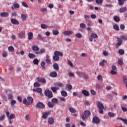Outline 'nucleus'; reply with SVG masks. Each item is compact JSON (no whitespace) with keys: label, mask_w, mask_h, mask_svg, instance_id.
I'll use <instances>...</instances> for the list:
<instances>
[{"label":"nucleus","mask_w":127,"mask_h":127,"mask_svg":"<svg viewBox=\"0 0 127 127\" xmlns=\"http://www.w3.org/2000/svg\"><path fill=\"white\" fill-rule=\"evenodd\" d=\"M90 116H91V112L89 111L85 110L84 113L81 114V119L83 121H84V120L88 119Z\"/></svg>","instance_id":"1"},{"label":"nucleus","mask_w":127,"mask_h":127,"mask_svg":"<svg viewBox=\"0 0 127 127\" xmlns=\"http://www.w3.org/2000/svg\"><path fill=\"white\" fill-rule=\"evenodd\" d=\"M54 56L53 57V60L57 62L59 61V56H63V54L58 51H56L54 52Z\"/></svg>","instance_id":"2"},{"label":"nucleus","mask_w":127,"mask_h":127,"mask_svg":"<svg viewBox=\"0 0 127 127\" xmlns=\"http://www.w3.org/2000/svg\"><path fill=\"white\" fill-rule=\"evenodd\" d=\"M45 95L47 97H48L50 99L53 98V94L52 93V91H50L49 90H45Z\"/></svg>","instance_id":"3"},{"label":"nucleus","mask_w":127,"mask_h":127,"mask_svg":"<svg viewBox=\"0 0 127 127\" xmlns=\"http://www.w3.org/2000/svg\"><path fill=\"white\" fill-rule=\"evenodd\" d=\"M118 41L116 44V46L118 47L121 46L123 43V39H125V36H122L120 38H118Z\"/></svg>","instance_id":"4"},{"label":"nucleus","mask_w":127,"mask_h":127,"mask_svg":"<svg viewBox=\"0 0 127 127\" xmlns=\"http://www.w3.org/2000/svg\"><path fill=\"white\" fill-rule=\"evenodd\" d=\"M93 124H96V125H99L101 123L100 119L98 117H94L92 120Z\"/></svg>","instance_id":"5"},{"label":"nucleus","mask_w":127,"mask_h":127,"mask_svg":"<svg viewBox=\"0 0 127 127\" xmlns=\"http://www.w3.org/2000/svg\"><path fill=\"white\" fill-rule=\"evenodd\" d=\"M36 108H38L39 109H44L45 108V105L42 103V102H39L36 105Z\"/></svg>","instance_id":"6"},{"label":"nucleus","mask_w":127,"mask_h":127,"mask_svg":"<svg viewBox=\"0 0 127 127\" xmlns=\"http://www.w3.org/2000/svg\"><path fill=\"white\" fill-rule=\"evenodd\" d=\"M33 91L34 92H36L37 93H39L40 96H43V94L42 93V89L41 88H37L36 89H33Z\"/></svg>","instance_id":"7"},{"label":"nucleus","mask_w":127,"mask_h":127,"mask_svg":"<svg viewBox=\"0 0 127 127\" xmlns=\"http://www.w3.org/2000/svg\"><path fill=\"white\" fill-rule=\"evenodd\" d=\"M11 22L12 24H14L15 25H18L19 24V22L16 19L14 18L11 19Z\"/></svg>","instance_id":"8"},{"label":"nucleus","mask_w":127,"mask_h":127,"mask_svg":"<svg viewBox=\"0 0 127 127\" xmlns=\"http://www.w3.org/2000/svg\"><path fill=\"white\" fill-rule=\"evenodd\" d=\"M50 115V112H44L42 114L43 119H47L48 117Z\"/></svg>","instance_id":"9"},{"label":"nucleus","mask_w":127,"mask_h":127,"mask_svg":"<svg viewBox=\"0 0 127 127\" xmlns=\"http://www.w3.org/2000/svg\"><path fill=\"white\" fill-rule=\"evenodd\" d=\"M18 36L19 37V38H25V32H20L18 35Z\"/></svg>","instance_id":"10"},{"label":"nucleus","mask_w":127,"mask_h":127,"mask_svg":"<svg viewBox=\"0 0 127 127\" xmlns=\"http://www.w3.org/2000/svg\"><path fill=\"white\" fill-rule=\"evenodd\" d=\"M36 79L38 80V82L43 83V84H45V83H46V80H45L44 78L37 77Z\"/></svg>","instance_id":"11"},{"label":"nucleus","mask_w":127,"mask_h":127,"mask_svg":"<svg viewBox=\"0 0 127 127\" xmlns=\"http://www.w3.org/2000/svg\"><path fill=\"white\" fill-rule=\"evenodd\" d=\"M27 105H30V104H32L33 103V98L32 97L29 96L27 98Z\"/></svg>","instance_id":"12"},{"label":"nucleus","mask_w":127,"mask_h":127,"mask_svg":"<svg viewBox=\"0 0 127 127\" xmlns=\"http://www.w3.org/2000/svg\"><path fill=\"white\" fill-rule=\"evenodd\" d=\"M82 94H83V95L85 96V97H88V96L90 95V93L86 89H84L82 91Z\"/></svg>","instance_id":"13"},{"label":"nucleus","mask_w":127,"mask_h":127,"mask_svg":"<svg viewBox=\"0 0 127 127\" xmlns=\"http://www.w3.org/2000/svg\"><path fill=\"white\" fill-rule=\"evenodd\" d=\"M63 34L64 35L68 36V35H71L73 34V31L69 30V31H65L63 32Z\"/></svg>","instance_id":"14"},{"label":"nucleus","mask_w":127,"mask_h":127,"mask_svg":"<svg viewBox=\"0 0 127 127\" xmlns=\"http://www.w3.org/2000/svg\"><path fill=\"white\" fill-rule=\"evenodd\" d=\"M96 105L99 109H104V105L100 102H97Z\"/></svg>","instance_id":"15"},{"label":"nucleus","mask_w":127,"mask_h":127,"mask_svg":"<svg viewBox=\"0 0 127 127\" xmlns=\"http://www.w3.org/2000/svg\"><path fill=\"white\" fill-rule=\"evenodd\" d=\"M46 62L47 64H51V60L49 59L50 58V56L49 55H47L46 57Z\"/></svg>","instance_id":"16"},{"label":"nucleus","mask_w":127,"mask_h":127,"mask_svg":"<svg viewBox=\"0 0 127 127\" xmlns=\"http://www.w3.org/2000/svg\"><path fill=\"white\" fill-rule=\"evenodd\" d=\"M41 27L43 29H46V28H48V27H50L51 28V27H53V26H48V25L45 24H41Z\"/></svg>","instance_id":"17"},{"label":"nucleus","mask_w":127,"mask_h":127,"mask_svg":"<svg viewBox=\"0 0 127 127\" xmlns=\"http://www.w3.org/2000/svg\"><path fill=\"white\" fill-rule=\"evenodd\" d=\"M119 10H120V12H121V13H124V12H126V11H127V7L120 8Z\"/></svg>","instance_id":"18"},{"label":"nucleus","mask_w":127,"mask_h":127,"mask_svg":"<svg viewBox=\"0 0 127 127\" xmlns=\"http://www.w3.org/2000/svg\"><path fill=\"white\" fill-rule=\"evenodd\" d=\"M51 90H52V91L53 93H56L57 91L59 90V88H58L56 86L51 87Z\"/></svg>","instance_id":"19"},{"label":"nucleus","mask_w":127,"mask_h":127,"mask_svg":"<svg viewBox=\"0 0 127 127\" xmlns=\"http://www.w3.org/2000/svg\"><path fill=\"white\" fill-rule=\"evenodd\" d=\"M32 49L34 51H35V52H38L37 51H39V48L37 46H33L32 47Z\"/></svg>","instance_id":"20"},{"label":"nucleus","mask_w":127,"mask_h":127,"mask_svg":"<svg viewBox=\"0 0 127 127\" xmlns=\"http://www.w3.org/2000/svg\"><path fill=\"white\" fill-rule=\"evenodd\" d=\"M50 76H51V77H52L53 78H56V77H57V72H51L50 74Z\"/></svg>","instance_id":"21"},{"label":"nucleus","mask_w":127,"mask_h":127,"mask_svg":"<svg viewBox=\"0 0 127 127\" xmlns=\"http://www.w3.org/2000/svg\"><path fill=\"white\" fill-rule=\"evenodd\" d=\"M28 39L29 40H31L33 38V33L29 32L28 33Z\"/></svg>","instance_id":"22"},{"label":"nucleus","mask_w":127,"mask_h":127,"mask_svg":"<svg viewBox=\"0 0 127 127\" xmlns=\"http://www.w3.org/2000/svg\"><path fill=\"white\" fill-rule=\"evenodd\" d=\"M54 123V118H50L48 120V123L49 125H53V123Z\"/></svg>","instance_id":"23"},{"label":"nucleus","mask_w":127,"mask_h":127,"mask_svg":"<svg viewBox=\"0 0 127 127\" xmlns=\"http://www.w3.org/2000/svg\"><path fill=\"white\" fill-rule=\"evenodd\" d=\"M0 15L2 17H7L8 16V13L3 12L0 13Z\"/></svg>","instance_id":"24"},{"label":"nucleus","mask_w":127,"mask_h":127,"mask_svg":"<svg viewBox=\"0 0 127 127\" xmlns=\"http://www.w3.org/2000/svg\"><path fill=\"white\" fill-rule=\"evenodd\" d=\"M54 69L57 71H59V65L58 64H53Z\"/></svg>","instance_id":"25"},{"label":"nucleus","mask_w":127,"mask_h":127,"mask_svg":"<svg viewBox=\"0 0 127 127\" xmlns=\"http://www.w3.org/2000/svg\"><path fill=\"white\" fill-rule=\"evenodd\" d=\"M51 102L53 104H58V103H59L58 99H57L56 98H52V100H51Z\"/></svg>","instance_id":"26"},{"label":"nucleus","mask_w":127,"mask_h":127,"mask_svg":"<svg viewBox=\"0 0 127 127\" xmlns=\"http://www.w3.org/2000/svg\"><path fill=\"white\" fill-rule=\"evenodd\" d=\"M118 4L119 5H124L125 1H127V0H118Z\"/></svg>","instance_id":"27"},{"label":"nucleus","mask_w":127,"mask_h":127,"mask_svg":"<svg viewBox=\"0 0 127 127\" xmlns=\"http://www.w3.org/2000/svg\"><path fill=\"white\" fill-rule=\"evenodd\" d=\"M118 64L120 65H124V61L123 59H118Z\"/></svg>","instance_id":"28"},{"label":"nucleus","mask_w":127,"mask_h":127,"mask_svg":"<svg viewBox=\"0 0 127 127\" xmlns=\"http://www.w3.org/2000/svg\"><path fill=\"white\" fill-rule=\"evenodd\" d=\"M15 118V115L11 114L10 115V116L8 117V120L10 121V120H13V119Z\"/></svg>","instance_id":"29"},{"label":"nucleus","mask_w":127,"mask_h":127,"mask_svg":"<svg viewBox=\"0 0 127 127\" xmlns=\"http://www.w3.org/2000/svg\"><path fill=\"white\" fill-rule=\"evenodd\" d=\"M45 53V49H41L40 52H35L36 54H42V53Z\"/></svg>","instance_id":"30"},{"label":"nucleus","mask_w":127,"mask_h":127,"mask_svg":"<svg viewBox=\"0 0 127 127\" xmlns=\"http://www.w3.org/2000/svg\"><path fill=\"white\" fill-rule=\"evenodd\" d=\"M69 111L70 113H72V114L76 113V109H75L74 108H72V107L69 108Z\"/></svg>","instance_id":"31"},{"label":"nucleus","mask_w":127,"mask_h":127,"mask_svg":"<svg viewBox=\"0 0 127 127\" xmlns=\"http://www.w3.org/2000/svg\"><path fill=\"white\" fill-rule=\"evenodd\" d=\"M40 11L42 13H44V12H46V11H47V8L46 7H42L40 9Z\"/></svg>","instance_id":"32"},{"label":"nucleus","mask_w":127,"mask_h":127,"mask_svg":"<svg viewBox=\"0 0 127 127\" xmlns=\"http://www.w3.org/2000/svg\"><path fill=\"white\" fill-rule=\"evenodd\" d=\"M28 57L30 59H33V58H35V55L33 54H28Z\"/></svg>","instance_id":"33"},{"label":"nucleus","mask_w":127,"mask_h":127,"mask_svg":"<svg viewBox=\"0 0 127 127\" xmlns=\"http://www.w3.org/2000/svg\"><path fill=\"white\" fill-rule=\"evenodd\" d=\"M61 95L62 96H63V97H67V95H68V94L67 93V92L65 91H62L61 92Z\"/></svg>","instance_id":"34"},{"label":"nucleus","mask_w":127,"mask_h":127,"mask_svg":"<svg viewBox=\"0 0 127 127\" xmlns=\"http://www.w3.org/2000/svg\"><path fill=\"white\" fill-rule=\"evenodd\" d=\"M13 6L14 7V8H19V7H20L19 4H18L16 2H14L13 4Z\"/></svg>","instance_id":"35"},{"label":"nucleus","mask_w":127,"mask_h":127,"mask_svg":"<svg viewBox=\"0 0 127 127\" xmlns=\"http://www.w3.org/2000/svg\"><path fill=\"white\" fill-rule=\"evenodd\" d=\"M108 116H109V117H110V118H114V117H115V116H116V113L109 112L108 113Z\"/></svg>","instance_id":"36"},{"label":"nucleus","mask_w":127,"mask_h":127,"mask_svg":"<svg viewBox=\"0 0 127 127\" xmlns=\"http://www.w3.org/2000/svg\"><path fill=\"white\" fill-rule=\"evenodd\" d=\"M48 106L49 107V108H53V107H54V104L51 102H48Z\"/></svg>","instance_id":"37"},{"label":"nucleus","mask_w":127,"mask_h":127,"mask_svg":"<svg viewBox=\"0 0 127 127\" xmlns=\"http://www.w3.org/2000/svg\"><path fill=\"white\" fill-rule=\"evenodd\" d=\"M106 63H107V61L105 60H103L102 61V62L100 63L99 65H100V66H105V64H106Z\"/></svg>","instance_id":"38"},{"label":"nucleus","mask_w":127,"mask_h":127,"mask_svg":"<svg viewBox=\"0 0 127 127\" xmlns=\"http://www.w3.org/2000/svg\"><path fill=\"white\" fill-rule=\"evenodd\" d=\"M2 56L3 57V58H5L6 56H7V52L4 51H3V53L2 54Z\"/></svg>","instance_id":"39"},{"label":"nucleus","mask_w":127,"mask_h":127,"mask_svg":"<svg viewBox=\"0 0 127 127\" xmlns=\"http://www.w3.org/2000/svg\"><path fill=\"white\" fill-rule=\"evenodd\" d=\"M11 16H12L13 17H15L16 16H17V12L14 11V12H12L11 13Z\"/></svg>","instance_id":"40"},{"label":"nucleus","mask_w":127,"mask_h":127,"mask_svg":"<svg viewBox=\"0 0 127 127\" xmlns=\"http://www.w3.org/2000/svg\"><path fill=\"white\" fill-rule=\"evenodd\" d=\"M91 38H98V35L95 33H91Z\"/></svg>","instance_id":"41"},{"label":"nucleus","mask_w":127,"mask_h":127,"mask_svg":"<svg viewBox=\"0 0 127 127\" xmlns=\"http://www.w3.org/2000/svg\"><path fill=\"white\" fill-rule=\"evenodd\" d=\"M53 34L54 35H58L59 34V31L57 30H53Z\"/></svg>","instance_id":"42"},{"label":"nucleus","mask_w":127,"mask_h":127,"mask_svg":"<svg viewBox=\"0 0 127 127\" xmlns=\"http://www.w3.org/2000/svg\"><path fill=\"white\" fill-rule=\"evenodd\" d=\"M113 28L114 29H115V30H116L117 31H119V30H120V28L119 27V25H114Z\"/></svg>","instance_id":"43"},{"label":"nucleus","mask_w":127,"mask_h":127,"mask_svg":"<svg viewBox=\"0 0 127 127\" xmlns=\"http://www.w3.org/2000/svg\"><path fill=\"white\" fill-rule=\"evenodd\" d=\"M8 50L10 51V52H12L13 51H14V48L12 46H9L8 47Z\"/></svg>","instance_id":"44"},{"label":"nucleus","mask_w":127,"mask_h":127,"mask_svg":"<svg viewBox=\"0 0 127 127\" xmlns=\"http://www.w3.org/2000/svg\"><path fill=\"white\" fill-rule=\"evenodd\" d=\"M39 63V61L37 59H35L33 61V64H35V65H38Z\"/></svg>","instance_id":"45"},{"label":"nucleus","mask_w":127,"mask_h":127,"mask_svg":"<svg viewBox=\"0 0 127 127\" xmlns=\"http://www.w3.org/2000/svg\"><path fill=\"white\" fill-rule=\"evenodd\" d=\"M84 18L86 21H88V22H90V19H89V18H90V16L88 15H85Z\"/></svg>","instance_id":"46"},{"label":"nucleus","mask_w":127,"mask_h":127,"mask_svg":"<svg viewBox=\"0 0 127 127\" xmlns=\"http://www.w3.org/2000/svg\"><path fill=\"white\" fill-rule=\"evenodd\" d=\"M114 20L116 22H119L120 21V17L118 16H116L114 17Z\"/></svg>","instance_id":"47"},{"label":"nucleus","mask_w":127,"mask_h":127,"mask_svg":"<svg viewBox=\"0 0 127 127\" xmlns=\"http://www.w3.org/2000/svg\"><path fill=\"white\" fill-rule=\"evenodd\" d=\"M123 81L124 84H127V78L126 76L123 77Z\"/></svg>","instance_id":"48"},{"label":"nucleus","mask_w":127,"mask_h":127,"mask_svg":"<svg viewBox=\"0 0 127 127\" xmlns=\"http://www.w3.org/2000/svg\"><path fill=\"white\" fill-rule=\"evenodd\" d=\"M119 53L120 55H124L125 54V51L124 50L120 49L119 51Z\"/></svg>","instance_id":"49"},{"label":"nucleus","mask_w":127,"mask_h":127,"mask_svg":"<svg viewBox=\"0 0 127 127\" xmlns=\"http://www.w3.org/2000/svg\"><path fill=\"white\" fill-rule=\"evenodd\" d=\"M34 87L35 88H37V87H40V84L39 83L36 82L34 83Z\"/></svg>","instance_id":"50"},{"label":"nucleus","mask_w":127,"mask_h":127,"mask_svg":"<svg viewBox=\"0 0 127 127\" xmlns=\"http://www.w3.org/2000/svg\"><path fill=\"white\" fill-rule=\"evenodd\" d=\"M97 79L98 81H100L101 82H102V81H103V76H102V75H99L97 76Z\"/></svg>","instance_id":"51"},{"label":"nucleus","mask_w":127,"mask_h":127,"mask_svg":"<svg viewBox=\"0 0 127 127\" xmlns=\"http://www.w3.org/2000/svg\"><path fill=\"white\" fill-rule=\"evenodd\" d=\"M67 64L70 66V67H74V65H73V63H72V62L71 61L68 60L67 61Z\"/></svg>","instance_id":"52"},{"label":"nucleus","mask_w":127,"mask_h":127,"mask_svg":"<svg viewBox=\"0 0 127 127\" xmlns=\"http://www.w3.org/2000/svg\"><path fill=\"white\" fill-rule=\"evenodd\" d=\"M119 120H120V121H122V122H124V124H125V125H127V119L120 118Z\"/></svg>","instance_id":"53"},{"label":"nucleus","mask_w":127,"mask_h":127,"mask_svg":"<svg viewBox=\"0 0 127 127\" xmlns=\"http://www.w3.org/2000/svg\"><path fill=\"white\" fill-rule=\"evenodd\" d=\"M21 19H22V20H25L26 19V15L22 14H21Z\"/></svg>","instance_id":"54"},{"label":"nucleus","mask_w":127,"mask_h":127,"mask_svg":"<svg viewBox=\"0 0 127 127\" xmlns=\"http://www.w3.org/2000/svg\"><path fill=\"white\" fill-rule=\"evenodd\" d=\"M38 38L40 39V40H43V37H42V35L41 34H38Z\"/></svg>","instance_id":"55"},{"label":"nucleus","mask_w":127,"mask_h":127,"mask_svg":"<svg viewBox=\"0 0 127 127\" xmlns=\"http://www.w3.org/2000/svg\"><path fill=\"white\" fill-rule=\"evenodd\" d=\"M80 27L81 28H86V25L84 23H82L80 24Z\"/></svg>","instance_id":"56"},{"label":"nucleus","mask_w":127,"mask_h":127,"mask_svg":"<svg viewBox=\"0 0 127 127\" xmlns=\"http://www.w3.org/2000/svg\"><path fill=\"white\" fill-rule=\"evenodd\" d=\"M55 86H57L58 87H63V84L61 83H56L55 84Z\"/></svg>","instance_id":"57"},{"label":"nucleus","mask_w":127,"mask_h":127,"mask_svg":"<svg viewBox=\"0 0 127 127\" xmlns=\"http://www.w3.org/2000/svg\"><path fill=\"white\" fill-rule=\"evenodd\" d=\"M110 73L112 75H117L118 74V72L116 70H111Z\"/></svg>","instance_id":"58"},{"label":"nucleus","mask_w":127,"mask_h":127,"mask_svg":"<svg viewBox=\"0 0 127 127\" xmlns=\"http://www.w3.org/2000/svg\"><path fill=\"white\" fill-rule=\"evenodd\" d=\"M13 98V96L12 94H8V100H12Z\"/></svg>","instance_id":"59"},{"label":"nucleus","mask_w":127,"mask_h":127,"mask_svg":"<svg viewBox=\"0 0 127 127\" xmlns=\"http://www.w3.org/2000/svg\"><path fill=\"white\" fill-rule=\"evenodd\" d=\"M75 36L77 38H82V34H81V33H77L75 35Z\"/></svg>","instance_id":"60"},{"label":"nucleus","mask_w":127,"mask_h":127,"mask_svg":"<svg viewBox=\"0 0 127 127\" xmlns=\"http://www.w3.org/2000/svg\"><path fill=\"white\" fill-rule=\"evenodd\" d=\"M41 66L43 68V69H45V63L44 62H42L41 63Z\"/></svg>","instance_id":"61"},{"label":"nucleus","mask_w":127,"mask_h":127,"mask_svg":"<svg viewBox=\"0 0 127 127\" xmlns=\"http://www.w3.org/2000/svg\"><path fill=\"white\" fill-rule=\"evenodd\" d=\"M66 87L68 88V90L70 91L72 89V85L71 84H66Z\"/></svg>","instance_id":"62"},{"label":"nucleus","mask_w":127,"mask_h":127,"mask_svg":"<svg viewBox=\"0 0 127 127\" xmlns=\"http://www.w3.org/2000/svg\"><path fill=\"white\" fill-rule=\"evenodd\" d=\"M4 118H5V115H4V114L2 115L1 117H0V121H3Z\"/></svg>","instance_id":"63"},{"label":"nucleus","mask_w":127,"mask_h":127,"mask_svg":"<svg viewBox=\"0 0 127 127\" xmlns=\"http://www.w3.org/2000/svg\"><path fill=\"white\" fill-rule=\"evenodd\" d=\"M96 3L100 4L103 2V0H95Z\"/></svg>","instance_id":"64"}]
</instances>
